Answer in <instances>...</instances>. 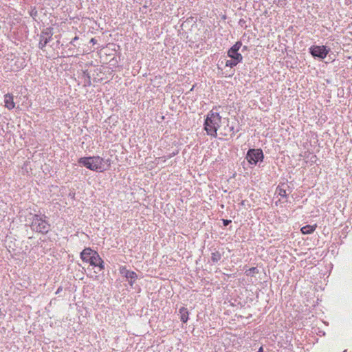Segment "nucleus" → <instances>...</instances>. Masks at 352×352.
Wrapping results in <instances>:
<instances>
[{
	"mask_svg": "<svg viewBox=\"0 0 352 352\" xmlns=\"http://www.w3.org/2000/svg\"><path fill=\"white\" fill-rule=\"evenodd\" d=\"M204 129L208 135L217 137V131L224 136H232L234 134L233 126H229L228 120L226 118L222 119L219 113L210 111L205 119Z\"/></svg>",
	"mask_w": 352,
	"mask_h": 352,
	"instance_id": "obj_1",
	"label": "nucleus"
},
{
	"mask_svg": "<svg viewBox=\"0 0 352 352\" xmlns=\"http://www.w3.org/2000/svg\"><path fill=\"white\" fill-rule=\"evenodd\" d=\"M78 162L80 166H85L91 170L97 172H102L104 170V160L99 156L80 157Z\"/></svg>",
	"mask_w": 352,
	"mask_h": 352,
	"instance_id": "obj_2",
	"label": "nucleus"
},
{
	"mask_svg": "<svg viewBox=\"0 0 352 352\" xmlns=\"http://www.w3.org/2000/svg\"><path fill=\"white\" fill-rule=\"evenodd\" d=\"M81 259L91 265L98 267L100 270L104 269V262L99 254L91 248H85L80 254Z\"/></svg>",
	"mask_w": 352,
	"mask_h": 352,
	"instance_id": "obj_3",
	"label": "nucleus"
},
{
	"mask_svg": "<svg viewBox=\"0 0 352 352\" xmlns=\"http://www.w3.org/2000/svg\"><path fill=\"white\" fill-rule=\"evenodd\" d=\"M31 228L36 232L46 234L50 230V224L43 217L36 214L33 217Z\"/></svg>",
	"mask_w": 352,
	"mask_h": 352,
	"instance_id": "obj_4",
	"label": "nucleus"
},
{
	"mask_svg": "<svg viewBox=\"0 0 352 352\" xmlns=\"http://www.w3.org/2000/svg\"><path fill=\"white\" fill-rule=\"evenodd\" d=\"M246 159L250 164L256 165L258 162L262 161L263 159L262 150L250 149L248 151Z\"/></svg>",
	"mask_w": 352,
	"mask_h": 352,
	"instance_id": "obj_5",
	"label": "nucleus"
},
{
	"mask_svg": "<svg viewBox=\"0 0 352 352\" xmlns=\"http://www.w3.org/2000/svg\"><path fill=\"white\" fill-rule=\"evenodd\" d=\"M309 52L314 57L324 59L329 53V50L324 45H312L309 48Z\"/></svg>",
	"mask_w": 352,
	"mask_h": 352,
	"instance_id": "obj_6",
	"label": "nucleus"
},
{
	"mask_svg": "<svg viewBox=\"0 0 352 352\" xmlns=\"http://www.w3.org/2000/svg\"><path fill=\"white\" fill-rule=\"evenodd\" d=\"M53 33L50 28L43 30L40 34L38 47L43 49L51 40Z\"/></svg>",
	"mask_w": 352,
	"mask_h": 352,
	"instance_id": "obj_7",
	"label": "nucleus"
},
{
	"mask_svg": "<svg viewBox=\"0 0 352 352\" xmlns=\"http://www.w3.org/2000/svg\"><path fill=\"white\" fill-rule=\"evenodd\" d=\"M5 107L11 110L15 107L13 96L10 94H7L4 96Z\"/></svg>",
	"mask_w": 352,
	"mask_h": 352,
	"instance_id": "obj_8",
	"label": "nucleus"
},
{
	"mask_svg": "<svg viewBox=\"0 0 352 352\" xmlns=\"http://www.w3.org/2000/svg\"><path fill=\"white\" fill-rule=\"evenodd\" d=\"M228 55L230 58L236 60V62L240 63L243 59L242 55L240 53H239L238 51H234L230 49L228 52Z\"/></svg>",
	"mask_w": 352,
	"mask_h": 352,
	"instance_id": "obj_9",
	"label": "nucleus"
},
{
	"mask_svg": "<svg viewBox=\"0 0 352 352\" xmlns=\"http://www.w3.org/2000/svg\"><path fill=\"white\" fill-rule=\"evenodd\" d=\"M286 185L283 184L281 185H279L276 190V194H277L278 196L281 197H287V192L286 190L284 188Z\"/></svg>",
	"mask_w": 352,
	"mask_h": 352,
	"instance_id": "obj_10",
	"label": "nucleus"
},
{
	"mask_svg": "<svg viewBox=\"0 0 352 352\" xmlns=\"http://www.w3.org/2000/svg\"><path fill=\"white\" fill-rule=\"evenodd\" d=\"M316 228V225H307L301 228L302 234H308L314 232Z\"/></svg>",
	"mask_w": 352,
	"mask_h": 352,
	"instance_id": "obj_11",
	"label": "nucleus"
},
{
	"mask_svg": "<svg viewBox=\"0 0 352 352\" xmlns=\"http://www.w3.org/2000/svg\"><path fill=\"white\" fill-rule=\"evenodd\" d=\"M138 276L135 272L129 271L126 275V279L131 285H133V282L137 279Z\"/></svg>",
	"mask_w": 352,
	"mask_h": 352,
	"instance_id": "obj_12",
	"label": "nucleus"
},
{
	"mask_svg": "<svg viewBox=\"0 0 352 352\" xmlns=\"http://www.w3.org/2000/svg\"><path fill=\"white\" fill-rule=\"evenodd\" d=\"M180 319L183 322H186L188 320V311L186 308L182 307L179 309Z\"/></svg>",
	"mask_w": 352,
	"mask_h": 352,
	"instance_id": "obj_13",
	"label": "nucleus"
},
{
	"mask_svg": "<svg viewBox=\"0 0 352 352\" xmlns=\"http://www.w3.org/2000/svg\"><path fill=\"white\" fill-rule=\"evenodd\" d=\"M221 258V254L218 251H216L211 254V260L214 263L218 262Z\"/></svg>",
	"mask_w": 352,
	"mask_h": 352,
	"instance_id": "obj_14",
	"label": "nucleus"
},
{
	"mask_svg": "<svg viewBox=\"0 0 352 352\" xmlns=\"http://www.w3.org/2000/svg\"><path fill=\"white\" fill-rule=\"evenodd\" d=\"M239 62H236V60L231 58L230 60H228L226 63V66L233 67L236 66Z\"/></svg>",
	"mask_w": 352,
	"mask_h": 352,
	"instance_id": "obj_15",
	"label": "nucleus"
},
{
	"mask_svg": "<svg viewBox=\"0 0 352 352\" xmlns=\"http://www.w3.org/2000/svg\"><path fill=\"white\" fill-rule=\"evenodd\" d=\"M242 45V43L241 42H236L231 48L230 50H232L234 51H238L241 48Z\"/></svg>",
	"mask_w": 352,
	"mask_h": 352,
	"instance_id": "obj_16",
	"label": "nucleus"
},
{
	"mask_svg": "<svg viewBox=\"0 0 352 352\" xmlns=\"http://www.w3.org/2000/svg\"><path fill=\"white\" fill-rule=\"evenodd\" d=\"M129 270H128L126 267H121L120 268V273L126 278V275L129 273Z\"/></svg>",
	"mask_w": 352,
	"mask_h": 352,
	"instance_id": "obj_17",
	"label": "nucleus"
},
{
	"mask_svg": "<svg viewBox=\"0 0 352 352\" xmlns=\"http://www.w3.org/2000/svg\"><path fill=\"white\" fill-rule=\"evenodd\" d=\"M78 39V36H75L70 42L71 45H75L74 43Z\"/></svg>",
	"mask_w": 352,
	"mask_h": 352,
	"instance_id": "obj_18",
	"label": "nucleus"
},
{
	"mask_svg": "<svg viewBox=\"0 0 352 352\" xmlns=\"http://www.w3.org/2000/svg\"><path fill=\"white\" fill-rule=\"evenodd\" d=\"M230 222H231V221H230V220H227V219H226V220H223V225H224L225 226H228Z\"/></svg>",
	"mask_w": 352,
	"mask_h": 352,
	"instance_id": "obj_19",
	"label": "nucleus"
},
{
	"mask_svg": "<svg viewBox=\"0 0 352 352\" xmlns=\"http://www.w3.org/2000/svg\"><path fill=\"white\" fill-rule=\"evenodd\" d=\"M257 352H263V347L261 346Z\"/></svg>",
	"mask_w": 352,
	"mask_h": 352,
	"instance_id": "obj_20",
	"label": "nucleus"
},
{
	"mask_svg": "<svg viewBox=\"0 0 352 352\" xmlns=\"http://www.w3.org/2000/svg\"><path fill=\"white\" fill-rule=\"evenodd\" d=\"M61 289H62V288H61V287H59V288L58 289V290H57L56 293L60 292Z\"/></svg>",
	"mask_w": 352,
	"mask_h": 352,
	"instance_id": "obj_21",
	"label": "nucleus"
},
{
	"mask_svg": "<svg viewBox=\"0 0 352 352\" xmlns=\"http://www.w3.org/2000/svg\"><path fill=\"white\" fill-rule=\"evenodd\" d=\"M256 270V268H255V267H253V268H251L250 270L251 272H253V271H254V270Z\"/></svg>",
	"mask_w": 352,
	"mask_h": 352,
	"instance_id": "obj_22",
	"label": "nucleus"
},
{
	"mask_svg": "<svg viewBox=\"0 0 352 352\" xmlns=\"http://www.w3.org/2000/svg\"><path fill=\"white\" fill-rule=\"evenodd\" d=\"M91 42H94V38H92V39L91 40Z\"/></svg>",
	"mask_w": 352,
	"mask_h": 352,
	"instance_id": "obj_23",
	"label": "nucleus"
},
{
	"mask_svg": "<svg viewBox=\"0 0 352 352\" xmlns=\"http://www.w3.org/2000/svg\"><path fill=\"white\" fill-rule=\"evenodd\" d=\"M343 352H346V350H344Z\"/></svg>",
	"mask_w": 352,
	"mask_h": 352,
	"instance_id": "obj_24",
	"label": "nucleus"
}]
</instances>
